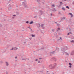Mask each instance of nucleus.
I'll list each match as a JSON object with an SVG mask.
<instances>
[{
  "mask_svg": "<svg viewBox=\"0 0 74 74\" xmlns=\"http://www.w3.org/2000/svg\"><path fill=\"white\" fill-rule=\"evenodd\" d=\"M44 13V12L42 11V10H40V11L39 12V15L41 16V15H42V14H43Z\"/></svg>",
  "mask_w": 74,
  "mask_h": 74,
  "instance_id": "3",
  "label": "nucleus"
},
{
  "mask_svg": "<svg viewBox=\"0 0 74 74\" xmlns=\"http://www.w3.org/2000/svg\"><path fill=\"white\" fill-rule=\"evenodd\" d=\"M22 31H25V30H22Z\"/></svg>",
  "mask_w": 74,
  "mask_h": 74,
  "instance_id": "63",
  "label": "nucleus"
},
{
  "mask_svg": "<svg viewBox=\"0 0 74 74\" xmlns=\"http://www.w3.org/2000/svg\"><path fill=\"white\" fill-rule=\"evenodd\" d=\"M50 56H52V55L50 54Z\"/></svg>",
  "mask_w": 74,
  "mask_h": 74,
  "instance_id": "58",
  "label": "nucleus"
},
{
  "mask_svg": "<svg viewBox=\"0 0 74 74\" xmlns=\"http://www.w3.org/2000/svg\"><path fill=\"white\" fill-rule=\"evenodd\" d=\"M8 9L9 10H11V6H10V7Z\"/></svg>",
  "mask_w": 74,
  "mask_h": 74,
  "instance_id": "23",
  "label": "nucleus"
},
{
  "mask_svg": "<svg viewBox=\"0 0 74 74\" xmlns=\"http://www.w3.org/2000/svg\"><path fill=\"white\" fill-rule=\"evenodd\" d=\"M58 30H60V28H58Z\"/></svg>",
  "mask_w": 74,
  "mask_h": 74,
  "instance_id": "44",
  "label": "nucleus"
},
{
  "mask_svg": "<svg viewBox=\"0 0 74 74\" xmlns=\"http://www.w3.org/2000/svg\"><path fill=\"white\" fill-rule=\"evenodd\" d=\"M12 18V19H14V17H13Z\"/></svg>",
  "mask_w": 74,
  "mask_h": 74,
  "instance_id": "53",
  "label": "nucleus"
},
{
  "mask_svg": "<svg viewBox=\"0 0 74 74\" xmlns=\"http://www.w3.org/2000/svg\"><path fill=\"white\" fill-rule=\"evenodd\" d=\"M69 34H70V33H68L67 35H69Z\"/></svg>",
  "mask_w": 74,
  "mask_h": 74,
  "instance_id": "40",
  "label": "nucleus"
},
{
  "mask_svg": "<svg viewBox=\"0 0 74 74\" xmlns=\"http://www.w3.org/2000/svg\"><path fill=\"white\" fill-rule=\"evenodd\" d=\"M60 12H59L58 13L59 14H60Z\"/></svg>",
  "mask_w": 74,
  "mask_h": 74,
  "instance_id": "56",
  "label": "nucleus"
},
{
  "mask_svg": "<svg viewBox=\"0 0 74 74\" xmlns=\"http://www.w3.org/2000/svg\"><path fill=\"white\" fill-rule=\"evenodd\" d=\"M56 51H57V52H59V48H56Z\"/></svg>",
  "mask_w": 74,
  "mask_h": 74,
  "instance_id": "7",
  "label": "nucleus"
},
{
  "mask_svg": "<svg viewBox=\"0 0 74 74\" xmlns=\"http://www.w3.org/2000/svg\"><path fill=\"white\" fill-rule=\"evenodd\" d=\"M74 51H73L71 53V54L72 55H74Z\"/></svg>",
  "mask_w": 74,
  "mask_h": 74,
  "instance_id": "14",
  "label": "nucleus"
},
{
  "mask_svg": "<svg viewBox=\"0 0 74 74\" xmlns=\"http://www.w3.org/2000/svg\"><path fill=\"white\" fill-rule=\"evenodd\" d=\"M33 21H31L30 23L29 24H33Z\"/></svg>",
  "mask_w": 74,
  "mask_h": 74,
  "instance_id": "20",
  "label": "nucleus"
},
{
  "mask_svg": "<svg viewBox=\"0 0 74 74\" xmlns=\"http://www.w3.org/2000/svg\"><path fill=\"white\" fill-rule=\"evenodd\" d=\"M57 25L58 26H59L60 24H59L57 23Z\"/></svg>",
  "mask_w": 74,
  "mask_h": 74,
  "instance_id": "39",
  "label": "nucleus"
},
{
  "mask_svg": "<svg viewBox=\"0 0 74 74\" xmlns=\"http://www.w3.org/2000/svg\"><path fill=\"white\" fill-rule=\"evenodd\" d=\"M14 49L15 50V49H18V48H16V47H15L14 48Z\"/></svg>",
  "mask_w": 74,
  "mask_h": 74,
  "instance_id": "30",
  "label": "nucleus"
},
{
  "mask_svg": "<svg viewBox=\"0 0 74 74\" xmlns=\"http://www.w3.org/2000/svg\"><path fill=\"white\" fill-rule=\"evenodd\" d=\"M37 1L38 3H40L41 1L40 0H37Z\"/></svg>",
  "mask_w": 74,
  "mask_h": 74,
  "instance_id": "18",
  "label": "nucleus"
},
{
  "mask_svg": "<svg viewBox=\"0 0 74 74\" xmlns=\"http://www.w3.org/2000/svg\"><path fill=\"white\" fill-rule=\"evenodd\" d=\"M62 6V4H60V5H59V6H58V7L59 8L60 7Z\"/></svg>",
  "mask_w": 74,
  "mask_h": 74,
  "instance_id": "17",
  "label": "nucleus"
},
{
  "mask_svg": "<svg viewBox=\"0 0 74 74\" xmlns=\"http://www.w3.org/2000/svg\"><path fill=\"white\" fill-rule=\"evenodd\" d=\"M64 1H67V0H64Z\"/></svg>",
  "mask_w": 74,
  "mask_h": 74,
  "instance_id": "61",
  "label": "nucleus"
},
{
  "mask_svg": "<svg viewBox=\"0 0 74 74\" xmlns=\"http://www.w3.org/2000/svg\"><path fill=\"white\" fill-rule=\"evenodd\" d=\"M42 59V58H39V59H40V60H41V59Z\"/></svg>",
  "mask_w": 74,
  "mask_h": 74,
  "instance_id": "47",
  "label": "nucleus"
},
{
  "mask_svg": "<svg viewBox=\"0 0 74 74\" xmlns=\"http://www.w3.org/2000/svg\"><path fill=\"white\" fill-rule=\"evenodd\" d=\"M66 7L67 8H68V9H69V8H69V6H66Z\"/></svg>",
  "mask_w": 74,
  "mask_h": 74,
  "instance_id": "24",
  "label": "nucleus"
},
{
  "mask_svg": "<svg viewBox=\"0 0 74 74\" xmlns=\"http://www.w3.org/2000/svg\"><path fill=\"white\" fill-rule=\"evenodd\" d=\"M69 65H70V66H71V65H72V64H71V63H69Z\"/></svg>",
  "mask_w": 74,
  "mask_h": 74,
  "instance_id": "27",
  "label": "nucleus"
},
{
  "mask_svg": "<svg viewBox=\"0 0 74 74\" xmlns=\"http://www.w3.org/2000/svg\"><path fill=\"white\" fill-rule=\"evenodd\" d=\"M71 66L72 65H70L69 66V67H70V68H71Z\"/></svg>",
  "mask_w": 74,
  "mask_h": 74,
  "instance_id": "32",
  "label": "nucleus"
},
{
  "mask_svg": "<svg viewBox=\"0 0 74 74\" xmlns=\"http://www.w3.org/2000/svg\"><path fill=\"white\" fill-rule=\"evenodd\" d=\"M44 25L43 24H42L41 25V27H42V28L43 29H44Z\"/></svg>",
  "mask_w": 74,
  "mask_h": 74,
  "instance_id": "11",
  "label": "nucleus"
},
{
  "mask_svg": "<svg viewBox=\"0 0 74 74\" xmlns=\"http://www.w3.org/2000/svg\"><path fill=\"white\" fill-rule=\"evenodd\" d=\"M22 28H23V29H25V28L24 27H22Z\"/></svg>",
  "mask_w": 74,
  "mask_h": 74,
  "instance_id": "42",
  "label": "nucleus"
},
{
  "mask_svg": "<svg viewBox=\"0 0 74 74\" xmlns=\"http://www.w3.org/2000/svg\"><path fill=\"white\" fill-rule=\"evenodd\" d=\"M38 63H40V61H38Z\"/></svg>",
  "mask_w": 74,
  "mask_h": 74,
  "instance_id": "43",
  "label": "nucleus"
},
{
  "mask_svg": "<svg viewBox=\"0 0 74 74\" xmlns=\"http://www.w3.org/2000/svg\"><path fill=\"white\" fill-rule=\"evenodd\" d=\"M29 69H31V68H29Z\"/></svg>",
  "mask_w": 74,
  "mask_h": 74,
  "instance_id": "60",
  "label": "nucleus"
},
{
  "mask_svg": "<svg viewBox=\"0 0 74 74\" xmlns=\"http://www.w3.org/2000/svg\"><path fill=\"white\" fill-rule=\"evenodd\" d=\"M52 11H56V10L55 8H54V9H52Z\"/></svg>",
  "mask_w": 74,
  "mask_h": 74,
  "instance_id": "15",
  "label": "nucleus"
},
{
  "mask_svg": "<svg viewBox=\"0 0 74 74\" xmlns=\"http://www.w3.org/2000/svg\"><path fill=\"white\" fill-rule=\"evenodd\" d=\"M65 55H69V53H68L67 52H66L65 53Z\"/></svg>",
  "mask_w": 74,
  "mask_h": 74,
  "instance_id": "19",
  "label": "nucleus"
},
{
  "mask_svg": "<svg viewBox=\"0 0 74 74\" xmlns=\"http://www.w3.org/2000/svg\"><path fill=\"white\" fill-rule=\"evenodd\" d=\"M71 17H73V14H72L71 15Z\"/></svg>",
  "mask_w": 74,
  "mask_h": 74,
  "instance_id": "41",
  "label": "nucleus"
},
{
  "mask_svg": "<svg viewBox=\"0 0 74 74\" xmlns=\"http://www.w3.org/2000/svg\"><path fill=\"white\" fill-rule=\"evenodd\" d=\"M31 36H32V37H34L36 36L35 35L32 34V35H31Z\"/></svg>",
  "mask_w": 74,
  "mask_h": 74,
  "instance_id": "12",
  "label": "nucleus"
},
{
  "mask_svg": "<svg viewBox=\"0 0 74 74\" xmlns=\"http://www.w3.org/2000/svg\"><path fill=\"white\" fill-rule=\"evenodd\" d=\"M52 30L53 32H55V29H53Z\"/></svg>",
  "mask_w": 74,
  "mask_h": 74,
  "instance_id": "26",
  "label": "nucleus"
},
{
  "mask_svg": "<svg viewBox=\"0 0 74 74\" xmlns=\"http://www.w3.org/2000/svg\"><path fill=\"white\" fill-rule=\"evenodd\" d=\"M51 59L53 61H55V62L56 61V59L55 58H51Z\"/></svg>",
  "mask_w": 74,
  "mask_h": 74,
  "instance_id": "5",
  "label": "nucleus"
},
{
  "mask_svg": "<svg viewBox=\"0 0 74 74\" xmlns=\"http://www.w3.org/2000/svg\"><path fill=\"white\" fill-rule=\"evenodd\" d=\"M55 51H54L53 52H50V53H51L52 54H53L55 53Z\"/></svg>",
  "mask_w": 74,
  "mask_h": 74,
  "instance_id": "9",
  "label": "nucleus"
},
{
  "mask_svg": "<svg viewBox=\"0 0 74 74\" xmlns=\"http://www.w3.org/2000/svg\"><path fill=\"white\" fill-rule=\"evenodd\" d=\"M51 15L52 16V14H51Z\"/></svg>",
  "mask_w": 74,
  "mask_h": 74,
  "instance_id": "62",
  "label": "nucleus"
},
{
  "mask_svg": "<svg viewBox=\"0 0 74 74\" xmlns=\"http://www.w3.org/2000/svg\"><path fill=\"white\" fill-rule=\"evenodd\" d=\"M28 28H29V30L30 32H33V30H32V29L29 26L28 27Z\"/></svg>",
  "mask_w": 74,
  "mask_h": 74,
  "instance_id": "4",
  "label": "nucleus"
},
{
  "mask_svg": "<svg viewBox=\"0 0 74 74\" xmlns=\"http://www.w3.org/2000/svg\"><path fill=\"white\" fill-rule=\"evenodd\" d=\"M63 18L64 19H65V17H63Z\"/></svg>",
  "mask_w": 74,
  "mask_h": 74,
  "instance_id": "46",
  "label": "nucleus"
},
{
  "mask_svg": "<svg viewBox=\"0 0 74 74\" xmlns=\"http://www.w3.org/2000/svg\"><path fill=\"white\" fill-rule=\"evenodd\" d=\"M58 31H59V30H58V29H57V32H58Z\"/></svg>",
  "mask_w": 74,
  "mask_h": 74,
  "instance_id": "52",
  "label": "nucleus"
},
{
  "mask_svg": "<svg viewBox=\"0 0 74 74\" xmlns=\"http://www.w3.org/2000/svg\"><path fill=\"white\" fill-rule=\"evenodd\" d=\"M48 72H49V71H47V73H48Z\"/></svg>",
  "mask_w": 74,
  "mask_h": 74,
  "instance_id": "51",
  "label": "nucleus"
},
{
  "mask_svg": "<svg viewBox=\"0 0 74 74\" xmlns=\"http://www.w3.org/2000/svg\"><path fill=\"white\" fill-rule=\"evenodd\" d=\"M40 49H44V47H42Z\"/></svg>",
  "mask_w": 74,
  "mask_h": 74,
  "instance_id": "22",
  "label": "nucleus"
},
{
  "mask_svg": "<svg viewBox=\"0 0 74 74\" xmlns=\"http://www.w3.org/2000/svg\"><path fill=\"white\" fill-rule=\"evenodd\" d=\"M60 40H62V37H60V39H59V40H60Z\"/></svg>",
  "mask_w": 74,
  "mask_h": 74,
  "instance_id": "33",
  "label": "nucleus"
},
{
  "mask_svg": "<svg viewBox=\"0 0 74 74\" xmlns=\"http://www.w3.org/2000/svg\"><path fill=\"white\" fill-rule=\"evenodd\" d=\"M65 48L66 50L68 49H69V48L67 47L66 46L65 47Z\"/></svg>",
  "mask_w": 74,
  "mask_h": 74,
  "instance_id": "21",
  "label": "nucleus"
},
{
  "mask_svg": "<svg viewBox=\"0 0 74 74\" xmlns=\"http://www.w3.org/2000/svg\"><path fill=\"white\" fill-rule=\"evenodd\" d=\"M5 63H6V65L7 66H8V65H9V64H8V62H6Z\"/></svg>",
  "mask_w": 74,
  "mask_h": 74,
  "instance_id": "13",
  "label": "nucleus"
},
{
  "mask_svg": "<svg viewBox=\"0 0 74 74\" xmlns=\"http://www.w3.org/2000/svg\"><path fill=\"white\" fill-rule=\"evenodd\" d=\"M26 1H25L22 2L23 5L24 6L25 8H27V4L25 3Z\"/></svg>",
  "mask_w": 74,
  "mask_h": 74,
  "instance_id": "2",
  "label": "nucleus"
},
{
  "mask_svg": "<svg viewBox=\"0 0 74 74\" xmlns=\"http://www.w3.org/2000/svg\"><path fill=\"white\" fill-rule=\"evenodd\" d=\"M56 64L54 63L53 64H51L49 66V68L50 69H53L56 67Z\"/></svg>",
  "mask_w": 74,
  "mask_h": 74,
  "instance_id": "1",
  "label": "nucleus"
},
{
  "mask_svg": "<svg viewBox=\"0 0 74 74\" xmlns=\"http://www.w3.org/2000/svg\"><path fill=\"white\" fill-rule=\"evenodd\" d=\"M52 7H55V5H52Z\"/></svg>",
  "mask_w": 74,
  "mask_h": 74,
  "instance_id": "28",
  "label": "nucleus"
},
{
  "mask_svg": "<svg viewBox=\"0 0 74 74\" xmlns=\"http://www.w3.org/2000/svg\"><path fill=\"white\" fill-rule=\"evenodd\" d=\"M61 50H62V52H65V51H66V49H65L64 48H63Z\"/></svg>",
  "mask_w": 74,
  "mask_h": 74,
  "instance_id": "6",
  "label": "nucleus"
},
{
  "mask_svg": "<svg viewBox=\"0 0 74 74\" xmlns=\"http://www.w3.org/2000/svg\"><path fill=\"white\" fill-rule=\"evenodd\" d=\"M63 18H62V19H61V20H63Z\"/></svg>",
  "mask_w": 74,
  "mask_h": 74,
  "instance_id": "55",
  "label": "nucleus"
},
{
  "mask_svg": "<svg viewBox=\"0 0 74 74\" xmlns=\"http://www.w3.org/2000/svg\"><path fill=\"white\" fill-rule=\"evenodd\" d=\"M62 10H64V11L65 10V8H62Z\"/></svg>",
  "mask_w": 74,
  "mask_h": 74,
  "instance_id": "16",
  "label": "nucleus"
},
{
  "mask_svg": "<svg viewBox=\"0 0 74 74\" xmlns=\"http://www.w3.org/2000/svg\"><path fill=\"white\" fill-rule=\"evenodd\" d=\"M37 26L39 28L41 26V25H40V24L38 23V24H37Z\"/></svg>",
  "mask_w": 74,
  "mask_h": 74,
  "instance_id": "8",
  "label": "nucleus"
},
{
  "mask_svg": "<svg viewBox=\"0 0 74 74\" xmlns=\"http://www.w3.org/2000/svg\"><path fill=\"white\" fill-rule=\"evenodd\" d=\"M26 42H24L25 44Z\"/></svg>",
  "mask_w": 74,
  "mask_h": 74,
  "instance_id": "57",
  "label": "nucleus"
},
{
  "mask_svg": "<svg viewBox=\"0 0 74 74\" xmlns=\"http://www.w3.org/2000/svg\"><path fill=\"white\" fill-rule=\"evenodd\" d=\"M15 59H17V57L16 56V57H15Z\"/></svg>",
  "mask_w": 74,
  "mask_h": 74,
  "instance_id": "37",
  "label": "nucleus"
},
{
  "mask_svg": "<svg viewBox=\"0 0 74 74\" xmlns=\"http://www.w3.org/2000/svg\"><path fill=\"white\" fill-rule=\"evenodd\" d=\"M22 60H26V59H25V58H23L22 59Z\"/></svg>",
  "mask_w": 74,
  "mask_h": 74,
  "instance_id": "34",
  "label": "nucleus"
},
{
  "mask_svg": "<svg viewBox=\"0 0 74 74\" xmlns=\"http://www.w3.org/2000/svg\"><path fill=\"white\" fill-rule=\"evenodd\" d=\"M10 51H12V50H14V47H12V49H10Z\"/></svg>",
  "mask_w": 74,
  "mask_h": 74,
  "instance_id": "25",
  "label": "nucleus"
},
{
  "mask_svg": "<svg viewBox=\"0 0 74 74\" xmlns=\"http://www.w3.org/2000/svg\"><path fill=\"white\" fill-rule=\"evenodd\" d=\"M60 4H62V2H60Z\"/></svg>",
  "mask_w": 74,
  "mask_h": 74,
  "instance_id": "45",
  "label": "nucleus"
},
{
  "mask_svg": "<svg viewBox=\"0 0 74 74\" xmlns=\"http://www.w3.org/2000/svg\"><path fill=\"white\" fill-rule=\"evenodd\" d=\"M55 23H56L57 24V23H57V22H55Z\"/></svg>",
  "mask_w": 74,
  "mask_h": 74,
  "instance_id": "49",
  "label": "nucleus"
},
{
  "mask_svg": "<svg viewBox=\"0 0 74 74\" xmlns=\"http://www.w3.org/2000/svg\"><path fill=\"white\" fill-rule=\"evenodd\" d=\"M16 15H19V12H16Z\"/></svg>",
  "mask_w": 74,
  "mask_h": 74,
  "instance_id": "10",
  "label": "nucleus"
},
{
  "mask_svg": "<svg viewBox=\"0 0 74 74\" xmlns=\"http://www.w3.org/2000/svg\"><path fill=\"white\" fill-rule=\"evenodd\" d=\"M26 23H27V24H28V21H27L26 22Z\"/></svg>",
  "mask_w": 74,
  "mask_h": 74,
  "instance_id": "35",
  "label": "nucleus"
},
{
  "mask_svg": "<svg viewBox=\"0 0 74 74\" xmlns=\"http://www.w3.org/2000/svg\"><path fill=\"white\" fill-rule=\"evenodd\" d=\"M0 26L1 27H2V25H1Z\"/></svg>",
  "mask_w": 74,
  "mask_h": 74,
  "instance_id": "54",
  "label": "nucleus"
},
{
  "mask_svg": "<svg viewBox=\"0 0 74 74\" xmlns=\"http://www.w3.org/2000/svg\"><path fill=\"white\" fill-rule=\"evenodd\" d=\"M69 15H71L72 14V13H69Z\"/></svg>",
  "mask_w": 74,
  "mask_h": 74,
  "instance_id": "29",
  "label": "nucleus"
},
{
  "mask_svg": "<svg viewBox=\"0 0 74 74\" xmlns=\"http://www.w3.org/2000/svg\"><path fill=\"white\" fill-rule=\"evenodd\" d=\"M70 34H71V32H70Z\"/></svg>",
  "mask_w": 74,
  "mask_h": 74,
  "instance_id": "59",
  "label": "nucleus"
},
{
  "mask_svg": "<svg viewBox=\"0 0 74 74\" xmlns=\"http://www.w3.org/2000/svg\"><path fill=\"white\" fill-rule=\"evenodd\" d=\"M74 42V40H71V42Z\"/></svg>",
  "mask_w": 74,
  "mask_h": 74,
  "instance_id": "31",
  "label": "nucleus"
},
{
  "mask_svg": "<svg viewBox=\"0 0 74 74\" xmlns=\"http://www.w3.org/2000/svg\"><path fill=\"white\" fill-rule=\"evenodd\" d=\"M13 16H16V15H13Z\"/></svg>",
  "mask_w": 74,
  "mask_h": 74,
  "instance_id": "38",
  "label": "nucleus"
},
{
  "mask_svg": "<svg viewBox=\"0 0 74 74\" xmlns=\"http://www.w3.org/2000/svg\"><path fill=\"white\" fill-rule=\"evenodd\" d=\"M38 61V59H36V62H37Z\"/></svg>",
  "mask_w": 74,
  "mask_h": 74,
  "instance_id": "36",
  "label": "nucleus"
},
{
  "mask_svg": "<svg viewBox=\"0 0 74 74\" xmlns=\"http://www.w3.org/2000/svg\"><path fill=\"white\" fill-rule=\"evenodd\" d=\"M17 32H18V30H17Z\"/></svg>",
  "mask_w": 74,
  "mask_h": 74,
  "instance_id": "64",
  "label": "nucleus"
},
{
  "mask_svg": "<svg viewBox=\"0 0 74 74\" xmlns=\"http://www.w3.org/2000/svg\"><path fill=\"white\" fill-rule=\"evenodd\" d=\"M18 7V6L17 5L16 6V7Z\"/></svg>",
  "mask_w": 74,
  "mask_h": 74,
  "instance_id": "50",
  "label": "nucleus"
},
{
  "mask_svg": "<svg viewBox=\"0 0 74 74\" xmlns=\"http://www.w3.org/2000/svg\"><path fill=\"white\" fill-rule=\"evenodd\" d=\"M29 39H30V40H32V38H30Z\"/></svg>",
  "mask_w": 74,
  "mask_h": 74,
  "instance_id": "48",
  "label": "nucleus"
}]
</instances>
